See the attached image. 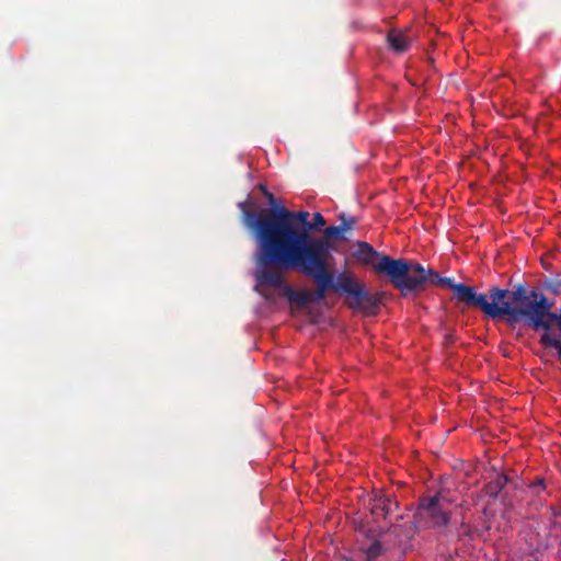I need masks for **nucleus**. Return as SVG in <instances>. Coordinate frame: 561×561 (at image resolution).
<instances>
[{"mask_svg": "<svg viewBox=\"0 0 561 561\" xmlns=\"http://www.w3.org/2000/svg\"><path fill=\"white\" fill-rule=\"evenodd\" d=\"M340 219L341 225L339 227H345V231L351 230L356 222L354 217H346L344 215H342Z\"/></svg>", "mask_w": 561, "mask_h": 561, "instance_id": "nucleus-17", "label": "nucleus"}, {"mask_svg": "<svg viewBox=\"0 0 561 561\" xmlns=\"http://www.w3.org/2000/svg\"><path fill=\"white\" fill-rule=\"evenodd\" d=\"M387 43L393 51L401 54L410 48L411 38L399 30H391L387 35Z\"/></svg>", "mask_w": 561, "mask_h": 561, "instance_id": "nucleus-10", "label": "nucleus"}, {"mask_svg": "<svg viewBox=\"0 0 561 561\" xmlns=\"http://www.w3.org/2000/svg\"><path fill=\"white\" fill-rule=\"evenodd\" d=\"M331 257L321 245L312 247L273 262L271 268L295 271L309 277L316 283V296L324 300L329 290L341 293L340 284L345 283L350 274L341 272L335 276L330 270Z\"/></svg>", "mask_w": 561, "mask_h": 561, "instance_id": "nucleus-3", "label": "nucleus"}, {"mask_svg": "<svg viewBox=\"0 0 561 561\" xmlns=\"http://www.w3.org/2000/svg\"><path fill=\"white\" fill-rule=\"evenodd\" d=\"M240 207L257 243V262L263 267L256 276L259 283L273 288L283 287V272L271 268V264L311 248L306 244L310 237L309 213L291 211L283 206L253 211L245 209L244 203H240Z\"/></svg>", "mask_w": 561, "mask_h": 561, "instance_id": "nucleus-1", "label": "nucleus"}, {"mask_svg": "<svg viewBox=\"0 0 561 561\" xmlns=\"http://www.w3.org/2000/svg\"><path fill=\"white\" fill-rule=\"evenodd\" d=\"M542 289L557 296L560 294L561 280L558 278L547 279L541 284Z\"/></svg>", "mask_w": 561, "mask_h": 561, "instance_id": "nucleus-14", "label": "nucleus"}, {"mask_svg": "<svg viewBox=\"0 0 561 561\" xmlns=\"http://www.w3.org/2000/svg\"><path fill=\"white\" fill-rule=\"evenodd\" d=\"M325 225V219L324 217L320 214V213H316L313 214V220L310 221L309 224V227H308V233H310V231L312 230H316V231H323L322 230V227Z\"/></svg>", "mask_w": 561, "mask_h": 561, "instance_id": "nucleus-15", "label": "nucleus"}, {"mask_svg": "<svg viewBox=\"0 0 561 561\" xmlns=\"http://www.w3.org/2000/svg\"><path fill=\"white\" fill-rule=\"evenodd\" d=\"M557 527H559V524L556 520V518H552L551 522H550V529H553V528H557Z\"/></svg>", "mask_w": 561, "mask_h": 561, "instance_id": "nucleus-21", "label": "nucleus"}, {"mask_svg": "<svg viewBox=\"0 0 561 561\" xmlns=\"http://www.w3.org/2000/svg\"><path fill=\"white\" fill-rule=\"evenodd\" d=\"M539 343L543 347L554 348L558 352V358L561 360V339L557 337L551 331H543V334L539 339Z\"/></svg>", "mask_w": 561, "mask_h": 561, "instance_id": "nucleus-13", "label": "nucleus"}, {"mask_svg": "<svg viewBox=\"0 0 561 561\" xmlns=\"http://www.w3.org/2000/svg\"><path fill=\"white\" fill-rule=\"evenodd\" d=\"M454 500L442 489L434 495L421 497L414 514L415 524L422 528L442 531L451 520Z\"/></svg>", "mask_w": 561, "mask_h": 561, "instance_id": "nucleus-4", "label": "nucleus"}, {"mask_svg": "<svg viewBox=\"0 0 561 561\" xmlns=\"http://www.w3.org/2000/svg\"><path fill=\"white\" fill-rule=\"evenodd\" d=\"M284 295L291 305H296L298 307H306L308 304L313 301H322V299H318L316 296V290H296L290 286L284 287Z\"/></svg>", "mask_w": 561, "mask_h": 561, "instance_id": "nucleus-9", "label": "nucleus"}, {"mask_svg": "<svg viewBox=\"0 0 561 561\" xmlns=\"http://www.w3.org/2000/svg\"><path fill=\"white\" fill-rule=\"evenodd\" d=\"M551 511V517L556 518L557 516L561 515V510H557L554 507H550Z\"/></svg>", "mask_w": 561, "mask_h": 561, "instance_id": "nucleus-20", "label": "nucleus"}, {"mask_svg": "<svg viewBox=\"0 0 561 561\" xmlns=\"http://www.w3.org/2000/svg\"><path fill=\"white\" fill-rule=\"evenodd\" d=\"M341 293L347 294L352 297L348 307L352 309H360L367 314H375L381 304L379 294L371 295L366 289V286L358 282V279L348 274L346 282L340 284Z\"/></svg>", "mask_w": 561, "mask_h": 561, "instance_id": "nucleus-5", "label": "nucleus"}, {"mask_svg": "<svg viewBox=\"0 0 561 561\" xmlns=\"http://www.w3.org/2000/svg\"><path fill=\"white\" fill-rule=\"evenodd\" d=\"M398 508L399 503L382 492L375 493L370 502V513L375 517L388 519Z\"/></svg>", "mask_w": 561, "mask_h": 561, "instance_id": "nucleus-7", "label": "nucleus"}, {"mask_svg": "<svg viewBox=\"0 0 561 561\" xmlns=\"http://www.w3.org/2000/svg\"><path fill=\"white\" fill-rule=\"evenodd\" d=\"M262 190H263L265 196L267 197L270 205L273 207L272 209L277 208L276 199L274 198V195L268 193L263 186H262Z\"/></svg>", "mask_w": 561, "mask_h": 561, "instance_id": "nucleus-18", "label": "nucleus"}, {"mask_svg": "<svg viewBox=\"0 0 561 561\" xmlns=\"http://www.w3.org/2000/svg\"><path fill=\"white\" fill-rule=\"evenodd\" d=\"M507 482L508 478L505 474L496 473L494 478L484 485L483 492L486 496L495 500Z\"/></svg>", "mask_w": 561, "mask_h": 561, "instance_id": "nucleus-11", "label": "nucleus"}, {"mask_svg": "<svg viewBox=\"0 0 561 561\" xmlns=\"http://www.w3.org/2000/svg\"><path fill=\"white\" fill-rule=\"evenodd\" d=\"M322 232V238L313 237L310 234L306 244H308L311 248L321 245L322 249L327 250V256H332L331 241L340 239L342 234L345 232V227L330 226L327 227Z\"/></svg>", "mask_w": 561, "mask_h": 561, "instance_id": "nucleus-8", "label": "nucleus"}, {"mask_svg": "<svg viewBox=\"0 0 561 561\" xmlns=\"http://www.w3.org/2000/svg\"><path fill=\"white\" fill-rule=\"evenodd\" d=\"M536 494H539L541 491L546 490V482L545 479L541 477H538L535 479L534 482L529 485Z\"/></svg>", "mask_w": 561, "mask_h": 561, "instance_id": "nucleus-16", "label": "nucleus"}, {"mask_svg": "<svg viewBox=\"0 0 561 561\" xmlns=\"http://www.w3.org/2000/svg\"><path fill=\"white\" fill-rule=\"evenodd\" d=\"M357 251L354 253V255L359 260L362 261L363 263L365 264H368L371 262V259L374 256H379V260L381 259L382 255H379L378 252H376L374 250V248L365 242V241H358L357 242Z\"/></svg>", "mask_w": 561, "mask_h": 561, "instance_id": "nucleus-12", "label": "nucleus"}, {"mask_svg": "<svg viewBox=\"0 0 561 561\" xmlns=\"http://www.w3.org/2000/svg\"><path fill=\"white\" fill-rule=\"evenodd\" d=\"M383 535L389 539L393 537L394 541L390 542L388 540L380 539L373 540L365 550L366 561H376L392 547H403L407 545L413 536V529L412 526L408 525L391 526Z\"/></svg>", "mask_w": 561, "mask_h": 561, "instance_id": "nucleus-6", "label": "nucleus"}, {"mask_svg": "<svg viewBox=\"0 0 561 561\" xmlns=\"http://www.w3.org/2000/svg\"><path fill=\"white\" fill-rule=\"evenodd\" d=\"M550 547V543L548 540H545L542 542H539L538 546H537V550L538 551H541V550H547L548 548Z\"/></svg>", "mask_w": 561, "mask_h": 561, "instance_id": "nucleus-19", "label": "nucleus"}, {"mask_svg": "<svg viewBox=\"0 0 561 561\" xmlns=\"http://www.w3.org/2000/svg\"><path fill=\"white\" fill-rule=\"evenodd\" d=\"M377 274L387 275L391 284L404 296L410 293H420L426 284L445 286L453 290L454 299L468 308L480 309L485 317L492 320H505L511 289L491 287L489 294H480L474 287L455 283L450 277L440 276L432 268L404 259H393L389 255L381 256L374 265Z\"/></svg>", "mask_w": 561, "mask_h": 561, "instance_id": "nucleus-2", "label": "nucleus"}]
</instances>
